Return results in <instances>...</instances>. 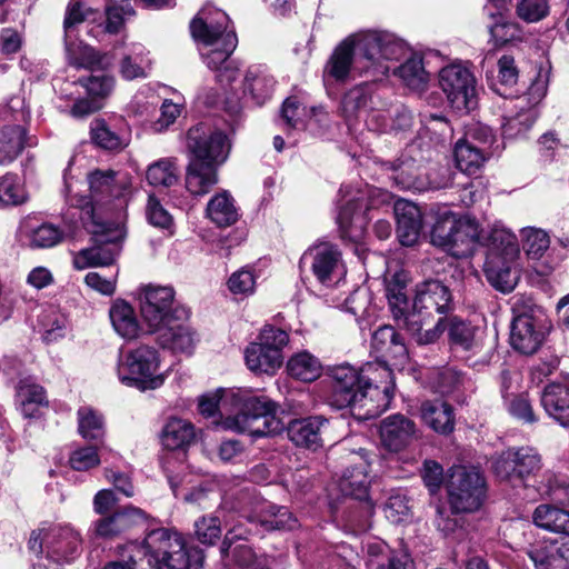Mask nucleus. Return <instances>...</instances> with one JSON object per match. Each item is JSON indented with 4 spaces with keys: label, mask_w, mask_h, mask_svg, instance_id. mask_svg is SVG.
<instances>
[{
    "label": "nucleus",
    "mask_w": 569,
    "mask_h": 569,
    "mask_svg": "<svg viewBox=\"0 0 569 569\" xmlns=\"http://www.w3.org/2000/svg\"><path fill=\"white\" fill-rule=\"evenodd\" d=\"M63 232L52 223H42L30 230V243L39 248H50L58 244Z\"/></svg>",
    "instance_id": "62"
},
{
    "label": "nucleus",
    "mask_w": 569,
    "mask_h": 569,
    "mask_svg": "<svg viewBox=\"0 0 569 569\" xmlns=\"http://www.w3.org/2000/svg\"><path fill=\"white\" fill-rule=\"evenodd\" d=\"M40 325L43 340L47 342H56L66 336L67 318L54 310L44 313Z\"/></svg>",
    "instance_id": "58"
},
{
    "label": "nucleus",
    "mask_w": 569,
    "mask_h": 569,
    "mask_svg": "<svg viewBox=\"0 0 569 569\" xmlns=\"http://www.w3.org/2000/svg\"><path fill=\"white\" fill-rule=\"evenodd\" d=\"M543 479L546 482L537 487L539 495L548 497L551 501L567 508V511H569V479L551 473L545 475Z\"/></svg>",
    "instance_id": "56"
},
{
    "label": "nucleus",
    "mask_w": 569,
    "mask_h": 569,
    "mask_svg": "<svg viewBox=\"0 0 569 569\" xmlns=\"http://www.w3.org/2000/svg\"><path fill=\"white\" fill-rule=\"evenodd\" d=\"M448 336L451 347L456 350L478 355L483 349L482 331L470 322L452 318L449 323Z\"/></svg>",
    "instance_id": "32"
},
{
    "label": "nucleus",
    "mask_w": 569,
    "mask_h": 569,
    "mask_svg": "<svg viewBox=\"0 0 569 569\" xmlns=\"http://www.w3.org/2000/svg\"><path fill=\"white\" fill-rule=\"evenodd\" d=\"M372 347L382 357L405 363L408 350L399 333L391 326H381L372 335Z\"/></svg>",
    "instance_id": "35"
},
{
    "label": "nucleus",
    "mask_w": 569,
    "mask_h": 569,
    "mask_svg": "<svg viewBox=\"0 0 569 569\" xmlns=\"http://www.w3.org/2000/svg\"><path fill=\"white\" fill-rule=\"evenodd\" d=\"M17 403L23 417L34 418L48 405L46 391L31 379H23L17 388Z\"/></svg>",
    "instance_id": "41"
},
{
    "label": "nucleus",
    "mask_w": 569,
    "mask_h": 569,
    "mask_svg": "<svg viewBox=\"0 0 569 569\" xmlns=\"http://www.w3.org/2000/svg\"><path fill=\"white\" fill-rule=\"evenodd\" d=\"M209 219L218 227H228L238 220V211L233 198L228 191L217 193L207 206Z\"/></svg>",
    "instance_id": "49"
},
{
    "label": "nucleus",
    "mask_w": 569,
    "mask_h": 569,
    "mask_svg": "<svg viewBox=\"0 0 569 569\" xmlns=\"http://www.w3.org/2000/svg\"><path fill=\"white\" fill-rule=\"evenodd\" d=\"M127 562H112L103 569H189L190 560L183 537L173 530L150 531L143 543H130Z\"/></svg>",
    "instance_id": "6"
},
{
    "label": "nucleus",
    "mask_w": 569,
    "mask_h": 569,
    "mask_svg": "<svg viewBox=\"0 0 569 569\" xmlns=\"http://www.w3.org/2000/svg\"><path fill=\"white\" fill-rule=\"evenodd\" d=\"M368 466L361 462L352 468H347L339 480V489L345 496L352 497L360 501L365 500L363 512L366 520L360 525L361 530L369 528L368 519L373 513V503L368 499L369 477Z\"/></svg>",
    "instance_id": "22"
},
{
    "label": "nucleus",
    "mask_w": 569,
    "mask_h": 569,
    "mask_svg": "<svg viewBox=\"0 0 569 569\" xmlns=\"http://www.w3.org/2000/svg\"><path fill=\"white\" fill-rule=\"evenodd\" d=\"M159 351L141 343L120 353L117 362V376L121 383L140 391L154 390L164 382L160 372Z\"/></svg>",
    "instance_id": "9"
},
{
    "label": "nucleus",
    "mask_w": 569,
    "mask_h": 569,
    "mask_svg": "<svg viewBox=\"0 0 569 569\" xmlns=\"http://www.w3.org/2000/svg\"><path fill=\"white\" fill-rule=\"evenodd\" d=\"M287 371L293 379L312 382L322 373V363L307 350L295 353L287 362Z\"/></svg>",
    "instance_id": "45"
},
{
    "label": "nucleus",
    "mask_w": 569,
    "mask_h": 569,
    "mask_svg": "<svg viewBox=\"0 0 569 569\" xmlns=\"http://www.w3.org/2000/svg\"><path fill=\"white\" fill-rule=\"evenodd\" d=\"M368 569H413V560L406 550H391L380 540L367 543Z\"/></svg>",
    "instance_id": "26"
},
{
    "label": "nucleus",
    "mask_w": 569,
    "mask_h": 569,
    "mask_svg": "<svg viewBox=\"0 0 569 569\" xmlns=\"http://www.w3.org/2000/svg\"><path fill=\"white\" fill-rule=\"evenodd\" d=\"M358 201L350 199L347 201L338 214V224L341 237L350 241L357 242L362 239L366 230L365 218L356 212Z\"/></svg>",
    "instance_id": "48"
},
{
    "label": "nucleus",
    "mask_w": 569,
    "mask_h": 569,
    "mask_svg": "<svg viewBox=\"0 0 569 569\" xmlns=\"http://www.w3.org/2000/svg\"><path fill=\"white\" fill-rule=\"evenodd\" d=\"M91 139L103 149L116 150L121 148V138L113 132L102 119H96L91 123Z\"/></svg>",
    "instance_id": "61"
},
{
    "label": "nucleus",
    "mask_w": 569,
    "mask_h": 569,
    "mask_svg": "<svg viewBox=\"0 0 569 569\" xmlns=\"http://www.w3.org/2000/svg\"><path fill=\"white\" fill-rule=\"evenodd\" d=\"M106 11V22L89 28L87 26V33L93 38H99L102 33H117L123 23V14H133V9L126 4L124 7H110L108 3Z\"/></svg>",
    "instance_id": "57"
},
{
    "label": "nucleus",
    "mask_w": 569,
    "mask_h": 569,
    "mask_svg": "<svg viewBox=\"0 0 569 569\" xmlns=\"http://www.w3.org/2000/svg\"><path fill=\"white\" fill-rule=\"evenodd\" d=\"M409 282L410 278L403 270L397 271L386 279V297L398 323L405 321L412 310V305L409 301Z\"/></svg>",
    "instance_id": "28"
},
{
    "label": "nucleus",
    "mask_w": 569,
    "mask_h": 569,
    "mask_svg": "<svg viewBox=\"0 0 569 569\" xmlns=\"http://www.w3.org/2000/svg\"><path fill=\"white\" fill-rule=\"evenodd\" d=\"M149 184L154 187H171L178 181L176 158H162L151 163L146 172Z\"/></svg>",
    "instance_id": "53"
},
{
    "label": "nucleus",
    "mask_w": 569,
    "mask_h": 569,
    "mask_svg": "<svg viewBox=\"0 0 569 569\" xmlns=\"http://www.w3.org/2000/svg\"><path fill=\"white\" fill-rule=\"evenodd\" d=\"M26 130L18 124L0 128V166L13 162L26 146H30Z\"/></svg>",
    "instance_id": "42"
},
{
    "label": "nucleus",
    "mask_w": 569,
    "mask_h": 569,
    "mask_svg": "<svg viewBox=\"0 0 569 569\" xmlns=\"http://www.w3.org/2000/svg\"><path fill=\"white\" fill-rule=\"evenodd\" d=\"M541 405L550 418L569 428V381L546 386L541 395Z\"/></svg>",
    "instance_id": "31"
},
{
    "label": "nucleus",
    "mask_w": 569,
    "mask_h": 569,
    "mask_svg": "<svg viewBox=\"0 0 569 569\" xmlns=\"http://www.w3.org/2000/svg\"><path fill=\"white\" fill-rule=\"evenodd\" d=\"M541 456L532 447L509 448L491 459V469L500 480L528 487L527 480L541 470Z\"/></svg>",
    "instance_id": "13"
},
{
    "label": "nucleus",
    "mask_w": 569,
    "mask_h": 569,
    "mask_svg": "<svg viewBox=\"0 0 569 569\" xmlns=\"http://www.w3.org/2000/svg\"><path fill=\"white\" fill-rule=\"evenodd\" d=\"M420 417L437 433L449 435L455 429L453 409L446 401L439 399L423 401L420 407Z\"/></svg>",
    "instance_id": "33"
},
{
    "label": "nucleus",
    "mask_w": 569,
    "mask_h": 569,
    "mask_svg": "<svg viewBox=\"0 0 569 569\" xmlns=\"http://www.w3.org/2000/svg\"><path fill=\"white\" fill-rule=\"evenodd\" d=\"M395 74L411 90H423L429 81L422 58L412 56L405 63L395 69Z\"/></svg>",
    "instance_id": "51"
},
{
    "label": "nucleus",
    "mask_w": 569,
    "mask_h": 569,
    "mask_svg": "<svg viewBox=\"0 0 569 569\" xmlns=\"http://www.w3.org/2000/svg\"><path fill=\"white\" fill-rule=\"evenodd\" d=\"M490 253L505 259H515L519 254L517 237L506 228L496 227L490 233Z\"/></svg>",
    "instance_id": "55"
},
{
    "label": "nucleus",
    "mask_w": 569,
    "mask_h": 569,
    "mask_svg": "<svg viewBox=\"0 0 569 569\" xmlns=\"http://www.w3.org/2000/svg\"><path fill=\"white\" fill-rule=\"evenodd\" d=\"M251 522H258L266 530H291L297 525V519L287 507H279L263 501L256 508L249 518Z\"/></svg>",
    "instance_id": "34"
},
{
    "label": "nucleus",
    "mask_w": 569,
    "mask_h": 569,
    "mask_svg": "<svg viewBox=\"0 0 569 569\" xmlns=\"http://www.w3.org/2000/svg\"><path fill=\"white\" fill-rule=\"evenodd\" d=\"M457 168L466 174H475L482 167L486 158L482 149L467 140H459L455 146Z\"/></svg>",
    "instance_id": "50"
},
{
    "label": "nucleus",
    "mask_w": 569,
    "mask_h": 569,
    "mask_svg": "<svg viewBox=\"0 0 569 569\" xmlns=\"http://www.w3.org/2000/svg\"><path fill=\"white\" fill-rule=\"evenodd\" d=\"M515 259H505L489 254L485 263V274L492 287L502 292H510L517 284V274L510 263Z\"/></svg>",
    "instance_id": "38"
},
{
    "label": "nucleus",
    "mask_w": 569,
    "mask_h": 569,
    "mask_svg": "<svg viewBox=\"0 0 569 569\" xmlns=\"http://www.w3.org/2000/svg\"><path fill=\"white\" fill-rule=\"evenodd\" d=\"M407 52L406 43L388 32L366 31L341 41L332 51L323 68L326 86L345 83L350 76L355 59L362 63L361 71L370 73L373 81L387 76L389 61L398 60Z\"/></svg>",
    "instance_id": "2"
},
{
    "label": "nucleus",
    "mask_w": 569,
    "mask_h": 569,
    "mask_svg": "<svg viewBox=\"0 0 569 569\" xmlns=\"http://www.w3.org/2000/svg\"><path fill=\"white\" fill-rule=\"evenodd\" d=\"M431 243L456 258L473 254L482 244V230L475 218L445 211L437 218L431 230Z\"/></svg>",
    "instance_id": "8"
},
{
    "label": "nucleus",
    "mask_w": 569,
    "mask_h": 569,
    "mask_svg": "<svg viewBox=\"0 0 569 569\" xmlns=\"http://www.w3.org/2000/svg\"><path fill=\"white\" fill-rule=\"evenodd\" d=\"M327 420L320 416L292 420L287 428L289 439L298 447L317 450L322 447V429Z\"/></svg>",
    "instance_id": "29"
},
{
    "label": "nucleus",
    "mask_w": 569,
    "mask_h": 569,
    "mask_svg": "<svg viewBox=\"0 0 569 569\" xmlns=\"http://www.w3.org/2000/svg\"><path fill=\"white\" fill-rule=\"evenodd\" d=\"M82 547V538L70 525H49L33 531L29 539V548L34 553H46L47 558L57 562H70L76 559Z\"/></svg>",
    "instance_id": "10"
},
{
    "label": "nucleus",
    "mask_w": 569,
    "mask_h": 569,
    "mask_svg": "<svg viewBox=\"0 0 569 569\" xmlns=\"http://www.w3.org/2000/svg\"><path fill=\"white\" fill-rule=\"evenodd\" d=\"M299 267L325 287L339 284L347 273L342 252L338 246L326 241L309 247L301 256Z\"/></svg>",
    "instance_id": "11"
},
{
    "label": "nucleus",
    "mask_w": 569,
    "mask_h": 569,
    "mask_svg": "<svg viewBox=\"0 0 569 569\" xmlns=\"http://www.w3.org/2000/svg\"><path fill=\"white\" fill-rule=\"evenodd\" d=\"M533 522L546 530L562 533L569 540V511L552 505H540L533 512Z\"/></svg>",
    "instance_id": "46"
},
{
    "label": "nucleus",
    "mask_w": 569,
    "mask_h": 569,
    "mask_svg": "<svg viewBox=\"0 0 569 569\" xmlns=\"http://www.w3.org/2000/svg\"><path fill=\"white\" fill-rule=\"evenodd\" d=\"M244 361L253 373L273 375L281 367L283 356H279L274 349L251 342L244 349Z\"/></svg>",
    "instance_id": "36"
},
{
    "label": "nucleus",
    "mask_w": 569,
    "mask_h": 569,
    "mask_svg": "<svg viewBox=\"0 0 569 569\" xmlns=\"http://www.w3.org/2000/svg\"><path fill=\"white\" fill-rule=\"evenodd\" d=\"M442 322V317H439L435 321V319L422 318V315L419 313H410L405 318V321L399 325L403 326L408 330L417 343L428 345L435 342L439 338L443 330L441 327Z\"/></svg>",
    "instance_id": "40"
},
{
    "label": "nucleus",
    "mask_w": 569,
    "mask_h": 569,
    "mask_svg": "<svg viewBox=\"0 0 569 569\" xmlns=\"http://www.w3.org/2000/svg\"><path fill=\"white\" fill-rule=\"evenodd\" d=\"M114 331L123 339H136L140 332V323L133 307L124 300H116L109 310Z\"/></svg>",
    "instance_id": "37"
},
{
    "label": "nucleus",
    "mask_w": 569,
    "mask_h": 569,
    "mask_svg": "<svg viewBox=\"0 0 569 569\" xmlns=\"http://www.w3.org/2000/svg\"><path fill=\"white\" fill-rule=\"evenodd\" d=\"M222 525H231L224 509H217L212 515L202 516L194 521V536L203 545L212 546L221 537Z\"/></svg>",
    "instance_id": "44"
},
{
    "label": "nucleus",
    "mask_w": 569,
    "mask_h": 569,
    "mask_svg": "<svg viewBox=\"0 0 569 569\" xmlns=\"http://www.w3.org/2000/svg\"><path fill=\"white\" fill-rule=\"evenodd\" d=\"M547 331V320L541 312L518 315L511 322L510 345L523 355H532L543 343Z\"/></svg>",
    "instance_id": "17"
},
{
    "label": "nucleus",
    "mask_w": 569,
    "mask_h": 569,
    "mask_svg": "<svg viewBox=\"0 0 569 569\" xmlns=\"http://www.w3.org/2000/svg\"><path fill=\"white\" fill-rule=\"evenodd\" d=\"M520 232L522 249L527 258L537 263L535 266L537 273L540 276L550 274L562 258L558 261H549L550 254H548L547 259L541 261L550 248L549 234L545 230L535 227L522 228Z\"/></svg>",
    "instance_id": "23"
},
{
    "label": "nucleus",
    "mask_w": 569,
    "mask_h": 569,
    "mask_svg": "<svg viewBox=\"0 0 569 569\" xmlns=\"http://www.w3.org/2000/svg\"><path fill=\"white\" fill-rule=\"evenodd\" d=\"M228 137L206 123H199L187 132V149L191 159L186 172V187L194 196L208 193L219 181L218 168L230 152Z\"/></svg>",
    "instance_id": "5"
},
{
    "label": "nucleus",
    "mask_w": 569,
    "mask_h": 569,
    "mask_svg": "<svg viewBox=\"0 0 569 569\" xmlns=\"http://www.w3.org/2000/svg\"><path fill=\"white\" fill-rule=\"evenodd\" d=\"M110 0H70L63 20V30L69 33L73 29H82L87 32V26L97 20L100 10L107 8Z\"/></svg>",
    "instance_id": "30"
},
{
    "label": "nucleus",
    "mask_w": 569,
    "mask_h": 569,
    "mask_svg": "<svg viewBox=\"0 0 569 569\" xmlns=\"http://www.w3.org/2000/svg\"><path fill=\"white\" fill-rule=\"evenodd\" d=\"M89 200L86 197L73 199L72 188L66 182L69 201L81 209L80 219L90 233L101 234L109 230L108 240L126 236L123 223L124 196L131 187L128 173L112 170H96L88 174Z\"/></svg>",
    "instance_id": "3"
},
{
    "label": "nucleus",
    "mask_w": 569,
    "mask_h": 569,
    "mask_svg": "<svg viewBox=\"0 0 569 569\" xmlns=\"http://www.w3.org/2000/svg\"><path fill=\"white\" fill-rule=\"evenodd\" d=\"M78 431L87 440H99L104 435V420L101 413L89 406L78 409Z\"/></svg>",
    "instance_id": "54"
},
{
    "label": "nucleus",
    "mask_w": 569,
    "mask_h": 569,
    "mask_svg": "<svg viewBox=\"0 0 569 569\" xmlns=\"http://www.w3.org/2000/svg\"><path fill=\"white\" fill-rule=\"evenodd\" d=\"M372 103V86L362 83L351 88L341 101V114L349 126L356 121L365 119L370 122L376 118L371 109Z\"/></svg>",
    "instance_id": "25"
},
{
    "label": "nucleus",
    "mask_w": 569,
    "mask_h": 569,
    "mask_svg": "<svg viewBox=\"0 0 569 569\" xmlns=\"http://www.w3.org/2000/svg\"><path fill=\"white\" fill-rule=\"evenodd\" d=\"M109 230L101 232V234H92L94 246L80 250L74 259L73 264L77 269H87L92 267L110 266L119 254V243L123 240H108Z\"/></svg>",
    "instance_id": "21"
},
{
    "label": "nucleus",
    "mask_w": 569,
    "mask_h": 569,
    "mask_svg": "<svg viewBox=\"0 0 569 569\" xmlns=\"http://www.w3.org/2000/svg\"><path fill=\"white\" fill-rule=\"evenodd\" d=\"M331 393L329 403L337 408H350L360 420L381 415L393 397L391 370L380 363H367L362 368L350 365L336 366L330 371Z\"/></svg>",
    "instance_id": "1"
},
{
    "label": "nucleus",
    "mask_w": 569,
    "mask_h": 569,
    "mask_svg": "<svg viewBox=\"0 0 569 569\" xmlns=\"http://www.w3.org/2000/svg\"><path fill=\"white\" fill-rule=\"evenodd\" d=\"M29 199L24 182L14 173L0 177V208L16 207Z\"/></svg>",
    "instance_id": "52"
},
{
    "label": "nucleus",
    "mask_w": 569,
    "mask_h": 569,
    "mask_svg": "<svg viewBox=\"0 0 569 569\" xmlns=\"http://www.w3.org/2000/svg\"><path fill=\"white\" fill-rule=\"evenodd\" d=\"M149 67L150 59L146 48L142 44L133 43L127 48L120 62L119 72L123 79L134 80L146 78Z\"/></svg>",
    "instance_id": "47"
},
{
    "label": "nucleus",
    "mask_w": 569,
    "mask_h": 569,
    "mask_svg": "<svg viewBox=\"0 0 569 569\" xmlns=\"http://www.w3.org/2000/svg\"><path fill=\"white\" fill-rule=\"evenodd\" d=\"M194 427L181 418H170L162 428L160 439L168 450H180L194 440Z\"/></svg>",
    "instance_id": "39"
},
{
    "label": "nucleus",
    "mask_w": 569,
    "mask_h": 569,
    "mask_svg": "<svg viewBox=\"0 0 569 569\" xmlns=\"http://www.w3.org/2000/svg\"><path fill=\"white\" fill-rule=\"evenodd\" d=\"M381 446L389 452H401L420 438L417 423L402 413H392L380 421Z\"/></svg>",
    "instance_id": "18"
},
{
    "label": "nucleus",
    "mask_w": 569,
    "mask_h": 569,
    "mask_svg": "<svg viewBox=\"0 0 569 569\" xmlns=\"http://www.w3.org/2000/svg\"><path fill=\"white\" fill-rule=\"evenodd\" d=\"M230 396L239 405V412L222 420L224 429L248 433L253 438L274 436L284 429L283 421L277 416L279 406L271 399L263 396Z\"/></svg>",
    "instance_id": "7"
},
{
    "label": "nucleus",
    "mask_w": 569,
    "mask_h": 569,
    "mask_svg": "<svg viewBox=\"0 0 569 569\" xmlns=\"http://www.w3.org/2000/svg\"><path fill=\"white\" fill-rule=\"evenodd\" d=\"M63 31L66 59L70 66L90 70H104L112 66L113 58L110 54L101 53L79 40L82 29L72 28L71 33Z\"/></svg>",
    "instance_id": "20"
},
{
    "label": "nucleus",
    "mask_w": 569,
    "mask_h": 569,
    "mask_svg": "<svg viewBox=\"0 0 569 569\" xmlns=\"http://www.w3.org/2000/svg\"><path fill=\"white\" fill-rule=\"evenodd\" d=\"M449 503L456 512H472L485 498V479L475 468L455 466L447 480Z\"/></svg>",
    "instance_id": "14"
},
{
    "label": "nucleus",
    "mask_w": 569,
    "mask_h": 569,
    "mask_svg": "<svg viewBox=\"0 0 569 569\" xmlns=\"http://www.w3.org/2000/svg\"><path fill=\"white\" fill-rule=\"evenodd\" d=\"M439 84L451 106L458 110H470L476 106V79L460 63L443 67L439 72Z\"/></svg>",
    "instance_id": "16"
},
{
    "label": "nucleus",
    "mask_w": 569,
    "mask_h": 569,
    "mask_svg": "<svg viewBox=\"0 0 569 569\" xmlns=\"http://www.w3.org/2000/svg\"><path fill=\"white\" fill-rule=\"evenodd\" d=\"M409 511L406 495L400 491L391 492L383 507L386 518L392 523H399L408 517Z\"/></svg>",
    "instance_id": "63"
},
{
    "label": "nucleus",
    "mask_w": 569,
    "mask_h": 569,
    "mask_svg": "<svg viewBox=\"0 0 569 569\" xmlns=\"http://www.w3.org/2000/svg\"><path fill=\"white\" fill-rule=\"evenodd\" d=\"M452 297L449 288L439 280H428L417 286L411 313L435 319L450 310Z\"/></svg>",
    "instance_id": "19"
},
{
    "label": "nucleus",
    "mask_w": 569,
    "mask_h": 569,
    "mask_svg": "<svg viewBox=\"0 0 569 569\" xmlns=\"http://www.w3.org/2000/svg\"><path fill=\"white\" fill-rule=\"evenodd\" d=\"M140 309L150 331L159 329L167 321L189 318L186 308L174 305V291L171 287H146L140 297Z\"/></svg>",
    "instance_id": "15"
},
{
    "label": "nucleus",
    "mask_w": 569,
    "mask_h": 569,
    "mask_svg": "<svg viewBox=\"0 0 569 569\" xmlns=\"http://www.w3.org/2000/svg\"><path fill=\"white\" fill-rule=\"evenodd\" d=\"M489 32L496 44H505L521 39V29L518 23L508 21L501 13L489 26Z\"/></svg>",
    "instance_id": "60"
},
{
    "label": "nucleus",
    "mask_w": 569,
    "mask_h": 569,
    "mask_svg": "<svg viewBox=\"0 0 569 569\" xmlns=\"http://www.w3.org/2000/svg\"><path fill=\"white\" fill-rule=\"evenodd\" d=\"M190 32L199 47L203 63L218 71L220 82H231L237 78L238 68L229 60L238 46L229 16L211 6L202 7L190 22Z\"/></svg>",
    "instance_id": "4"
},
{
    "label": "nucleus",
    "mask_w": 569,
    "mask_h": 569,
    "mask_svg": "<svg viewBox=\"0 0 569 569\" xmlns=\"http://www.w3.org/2000/svg\"><path fill=\"white\" fill-rule=\"evenodd\" d=\"M79 83L86 89L89 97L102 102L114 88V78L108 74L90 76L82 78Z\"/></svg>",
    "instance_id": "59"
},
{
    "label": "nucleus",
    "mask_w": 569,
    "mask_h": 569,
    "mask_svg": "<svg viewBox=\"0 0 569 569\" xmlns=\"http://www.w3.org/2000/svg\"><path fill=\"white\" fill-rule=\"evenodd\" d=\"M69 463L77 471L93 469L100 465L98 449L93 446L80 447L71 452Z\"/></svg>",
    "instance_id": "64"
},
{
    "label": "nucleus",
    "mask_w": 569,
    "mask_h": 569,
    "mask_svg": "<svg viewBox=\"0 0 569 569\" xmlns=\"http://www.w3.org/2000/svg\"><path fill=\"white\" fill-rule=\"evenodd\" d=\"M551 70L549 67H541L528 88L527 92L518 97L515 108L518 110L515 116L505 119L502 133L506 138H517L526 133L537 119L535 109L546 97L550 81Z\"/></svg>",
    "instance_id": "12"
},
{
    "label": "nucleus",
    "mask_w": 569,
    "mask_h": 569,
    "mask_svg": "<svg viewBox=\"0 0 569 569\" xmlns=\"http://www.w3.org/2000/svg\"><path fill=\"white\" fill-rule=\"evenodd\" d=\"M276 86L273 77L263 67L248 69L244 78V90L257 104H263L272 94Z\"/></svg>",
    "instance_id": "43"
},
{
    "label": "nucleus",
    "mask_w": 569,
    "mask_h": 569,
    "mask_svg": "<svg viewBox=\"0 0 569 569\" xmlns=\"http://www.w3.org/2000/svg\"><path fill=\"white\" fill-rule=\"evenodd\" d=\"M187 320L188 318L167 321L159 329L153 330L159 345L173 352L191 353L196 346V333L188 326Z\"/></svg>",
    "instance_id": "24"
},
{
    "label": "nucleus",
    "mask_w": 569,
    "mask_h": 569,
    "mask_svg": "<svg viewBox=\"0 0 569 569\" xmlns=\"http://www.w3.org/2000/svg\"><path fill=\"white\" fill-rule=\"evenodd\" d=\"M397 219V234L403 246H413L422 228V217L419 207L415 203L400 199L393 206Z\"/></svg>",
    "instance_id": "27"
}]
</instances>
